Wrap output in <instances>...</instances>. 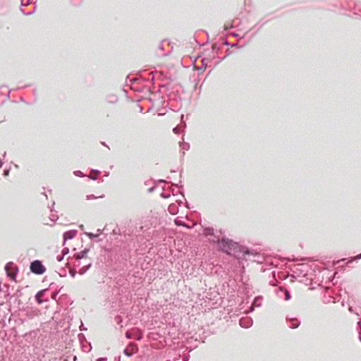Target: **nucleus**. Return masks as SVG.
Wrapping results in <instances>:
<instances>
[{"label":"nucleus","mask_w":361,"mask_h":361,"mask_svg":"<svg viewBox=\"0 0 361 361\" xmlns=\"http://www.w3.org/2000/svg\"><path fill=\"white\" fill-rule=\"evenodd\" d=\"M91 173H94L98 174V173H99V171H97V170H92Z\"/></svg>","instance_id":"29"},{"label":"nucleus","mask_w":361,"mask_h":361,"mask_svg":"<svg viewBox=\"0 0 361 361\" xmlns=\"http://www.w3.org/2000/svg\"><path fill=\"white\" fill-rule=\"evenodd\" d=\"M161 196L164 198H168L170 197V194H167V193H165V192H162L161 194Z\"/></svg>","instance_id":"26"},{"label":"nucleus","mask_w":361,"mask_h":361,"mask_svg":"<svg viewBox=\"0 0 361 361\" xmlns=\"http://www.w3.org/2000/svg\"><path fill=\"white\" fill-rule=\"evenodd\" d=\"M212 240L214 243H217L219 244V247L224 252L228 255H232L235 257H240L239 255L238 254V251L243 252V255L248 253L246 250H244V248H241L238 243L228 238H222L220 240L219 238H217L216 240L213 239Z\"/></svg>","instance_id":"1"},{"label":"nucleus","mask_w":361,"mask_h":361,"mask_svg":"<svg viewBox=\"0 0 361 361\" xmlns=\"http://www.w3.org/2000/svg\"><path fill=\"white\" fill-rule=\"evenodd\" d=\"M44 290H40V291L37 292V293L36 294L35 299H36V301L39 304H42L43 302L42 298L44 295Z\"/></svg>","instance_id":"11"},{"label":"nucleus","mask_w":361,"mask_h":361,"mask_svg":"<svg viewBox=\"0 0 361 361\" xmlns=\"http://www.w3.org/2000/svg\"><path fill=\"white\" fill-rule=\"evenodd\" d=\"M104 195H100V196H94V195H87V200H93V199H97V198H99V197H103Z\"/></svg>","instance_id":"19"},{"label":"nucleus","mask_w":361,"mask_h":361,"mask_svg":"<svg viewBox=\"0 0 361 361\" xmlns=\"http://www.w3.org/2000/svg\"><path fill=\"white\" fill-rule=\"evenodd\" d=\"M30 269L31 272L41 275L46 271V267L42 264V262L39 260H34L30 263Z\"/></svg>","instance_id":"2"},{"label":"nucleus","mask_w":361,"mask_h":361,"mask_svg":"<svg viewBox=\"0 0 361 361\" xmlns=\"http://www.w3.org/2000/svg\"><path fill=\"white\" fill-rule=\"evenodd\" d=\"M173 133H176V134L179 133V131H180V128H179V127H178V126L175 127V128L173 129Z\"/></svg>","instance_id":"25"},{"label":"nucleus","mask_w":361,"mask_h":361,"mask_svg":"<svg viewBox=\"0 0 361 361\" xmlns=\"http://www.w3.org/2000/svg\"><path fill=\"white\" fill-rule=\"evenodd\" d=\"M180 146L183 150H188L190 148V145L188 142H183Z\"/></svg>","instance_id":"18"},{"label":"nucleus","mask_w":361,"mask_h":361,"mask_svg":"<svg viewBox=\"0 0 361 361\" xmlns=\"http://www.w3.org/2000/svg\"><path fill=\"white\" fill-rule=\"evenodd\" d=\"M21 12L25 15H30L32 14L35 11V7L32 8L31 9H28L27 11L24 10L23 8H20Z\"/></svg>","instance_id":"15"},{"label":"nucleus","mask_w":361,"mask_h":361,"mask_svg":"<svg viewBox=\"0 0 361 361\" xmlns=\"http://www.w3.org/2000/svg\"><path fill=\"white\" fill-rule=\"evenodd\" d=\"M204 234L206 235H214V229L211 228H207L204 230Z\"/></svg>","instance_id":"17"},{"label":"nucleus","mask_w":361,"mask_h":361,"mask_svg":"<svg viewBox=\"0 0 361 361\" xmlns=\"http://www.w3.org/2000/svg\"><path fill=\"white\" fill-rule=\"evenodd\" d=\"M85 234L91 239L94 238H96L97 237L98 235H95L92 233H85Z\"/></svg>","instance_id":"21"},{"label":"nucleus","mask_w":361,"mask_h":361,"mask_svg":"<svg viewBox=\"0 0 361 361\" xmlns=\"http://www.w3.org/2000/svg\"><path fill=\"white\" fill-rule=\"evenodd\" d=\"M168 211L170 214L173 215L176 214L178 212V205L175 203L169 204L168 207Z\"/></svg>","instance_id":"9"},{"label":"nucleus","mask_w":361,"mask_h":361,"mask_svg":"<svg viewBox=\"0 0 361 361\" xmlns=\"http://www.w3.org/2000/svg\"><path fill=\"white\" fill-rule=\"evenodd\" d=\"M137 348L136 345L132 343H130V344L128 346V348H126L124 350L123 353H124V354H125L126 355H127V356L130 357V356H131L133 354L137 352Z\"/></svg>","instance_id":"5"},{"label":"nucleus","mask_w":361,"mask_h":361,"mask_svg":"<svg viewBox=\"0 0 361 361\" xmlns=\"http://www.w3.org/2000/svg\"><path fill=\"white\" fill-rule=\"evenodd\" d=\"M154 187L150 188L149 189V192H152L154 190Z\"/></svg>","instance_id":"33"},{"label":"nucleus","mask_w":361,"mask_h":361,"mask_svg":"<svg viewBox=\"0 0 361 361\" xmlns=\"http://www.w3.org/2000/svg\"><path fill=\"white\" fill-rule=\"evenodd\" d=\"M287 320L289 322V327L292 328V329L297 328L300 324V322L296 318H291V319L287 318Z\"/></svg>","instance_id":"8"},{"label":"nucleus","mask_w":361,"mask_h":361,"mask_svg":"<svg viewBox=\"0 0 361 361\" xmlns=\"http://www.w3.org/2000/svg\"><path fill=\"white\" fill-rule=\"evenodd\" d=\"M90 348H91L90 344H89L88 346H85V345L82 346L83 351L88 352L90 350Z\"/></svg>","instance_id":"23"},{"label":"nucleus","mask_w":361,"mask_h":361,"mask_svg":"<svg viewBox=\"0 0 361 361\" xmlns=\"http://www.w3.org/2000/svg\"><path fill=\"white\" fill-rule=\"evenodd\" d=\"M175 224H176V225H178V226H185V225L183 224V222L180 219H176L175 220Z\"/></svg>","instance_id":"20"},{"label":"nucleus","mask_w":361,"mask_h":361,"mask_svg":"<svg viewBox=\"0 0 361 361\" xmlns=\"http://www.w3.org/2000/svg\"><path fill=\"white\" fill-rule=\"evenodd\" d=\"M358 258L360 259L361 258V254L358 256Z\"/></svg>","instance_id":"39"},{"label":"nucleus","mask_w":361,"mask_h":361,"mask_svg":"<svg viewBox=\"0 0 361 361\" xmlns=\"http://www.w3.org/2000/svg\"><path fill=\"white\" fill-rule=\"evenodd\" d=\"M88 251H89L88 249H85V250H82L81 252L75 254L74 255L75 259L78 261H80L82 259L86 258ZM79 265H80V262H78V264H75V266H79Z\"/></svg>","instance_id":"6"},{"label":"nucleus","mask_w":361,"mask_h":361,"mask_svg":"<svg viewBox=\"0 0 361 361\" xmlns=\"http://www.w3.org/2000/svg\"><path fill=\"white\" fill-rule=\"evenodd\" d=\"M75 174L77 175V176H80V174H82V173H81V171H78L75 172Z\"/></svg>","instance_id":"30"},{"label":"nucleus","mask_w":361,"mask_h":361,"mask_svg":"<svg viewBox=\"0 0 361 361\" xmlns=\"http://www.w3.org/2000/svg\"><path fill=\"white\" fill-rule=\"evenodd\" d=\"M281 290L284 293V299L286 300H288L290 299V293L287 289L281 288Z\"/></svg>","instance_id":"14"},{"label":"nucleus","mask_w":361,"mask_h":361,"mask_svg":"<svg viewBox=\"0 0 361 361\" xmlns=\"http://www.w3.org/2000/svg\"><path fill=\"white\" fill-rule=\"evenodd\" d=\"M1 93L5 94L6 97H9V94H10L11 91L8 90L6 87L2 86L1 87Z\"/></svg>","instance_id":"16"},{"label":"nucleus","mask_w":361,"mask_h":361,"mask_svg":"<svg viewBox=\"0 0 361 361\" xmlns=\"http://www.w3.org/2000/svg\"><path fill=\"white\" fill-rule=\"evenodd\" d=\"M70 275L74 278L75 276V274H76V271L75 269H71L70 271Z\"/></svg>","instance_id":"24"},{"label":"nucleus","mask_w":361,"mask_h":361,"mask_svg":"<svg viewBox=\"0 0 361 361\" xmlns=\"http://www.w3.org/2000/svg\"><path fill=\"white\" fill-rule=\"evenodd\" d=\"M239 323L241 327L249 328L252 325V319L249 317H242Z\"/></svg>","instance_id":"4"},{"label":"nucleus","mask_w":361,"mask_h":361,"mask_svg":"<svg viewBox=\"0 0 361 361\" xmlns=\"http://www.w3.org/2000/svg\"><path fill=\"white\" fill-rule=\"evenodd\" d=\"M90 178H91V179H92V180H96V179H97V177H96V176H90Z\"/></svg>","instance_id":"34"},{"label":"nucleus","mask_w":361,"mask_h":361,"mask_svg":"<svg viewBox=\"0 0 361 361\" xmlns=\"http://www.w3.org/2000/svg\"><path fill=\"white\" fill-rule=\"evenodd\" d=\"M252 310H253V307L252 306V307H250V311H252Z\"/></svg>","instance_id":"36"},{"label":"nucleus","mask_w":361,"mask_h":361,"mask_svg":"<svg viewBox=\"0 0 361 361\" xmlns=\"http://www.w3.org/2000/svg\"><path fill=\"white\" fill-rule=\"evenodd\" d=\"M91 266H92L91 262H89L88 264H87L86 265H85L82 268H80L78 271V273L80 275L84 274L90 268Z\"/></svg>","instance_id":"12"},{"label":"nucleus","mask_w":361,"mask_h":361,"mask_svg":"<svg viewBox=\"0 0 361 361\" xmlns=\"http://www.w3.org/2000/svg\"><path fill=\"white\" fill-rule=\"evenodd\" d=\"M26 4H25L23 1H22V6H25Z\"/></svg>","instance_id":"38"},{"label":"nucleus","mask_w":361,"mask_h":361,"mask_svg":"<svg viewBox=\"0 0 361 361\" xmlns=\"http://www.w3.org/2000/svg\"><path fill=\"white\" fill-rule=\"evenodd\" d=\"M39 311L38 310H33V309H31V310H28L26 312V315L27 317L29 318H32L35 316H37L39 314Z\"/></svg>","instance_id":"10"},{"label":"nucleus","mask_w":361,"mask_h":361,"mask_svg":"<svg viewBox=\"0 0 361 361\" xmlns=\"http://www.w3.org/2000/svg\"><path fill=\"white\" fill-rule=\"evenodd\" d=\"M189 360V355H184L183 356V361H188Z\"/></svg>","instance_id":"28"},{"label":"nucleus","mask_w":361,"mask_h":361,"mask_svg":"<svg viewBox=\"0 0 361 361\" xmlns=\"http://www.w3.org/2000/svg\"><path fill=\"white\" fill-rule=\"evenodd\" d=\"M126 337H127V338H131V336H130V333H129V332H126Z\"/></svg>","instance_id":"32"},{"label":"nucleus","mask_w":361,"mask_h":361,"mask_svg":"<svg viewBox=\"0 0 361 361\" xmlns=\"http://www.w3.org/2000/svg\"><path fill=\"white\" fill-rule=\"evenodd\" d=\"M80 331L86 330V329L83 326L82 324H81V326H80Z\"/></svg>","instance_id":"31"},{"label":"nucleus","mask_w":361,"mask_h":361,"mask_svg":"<svg viewBox=\"0 0 361 361\" xmlns=\"http://www.w3.org/2000/svg\"><path fill=\"white\" fill-rule=\"evenodd\" d=\"M5 269L8 276L11 279L15 280L18 272L17 267L13 262H8L6 264Z\"/></svg>","instance_id":"3"},{"label":"nucleus","mask_w":361,"mask_h":361,"mask_svg":"<svg viewBox=\"0 0 361 361\" xmlns=\"http://www.w3.org/2000/svg\"><path fill=\"white\" fill-rule=\"evenodd\" d=\"M69 252V249L68 247H64L63 250H62V255L63 256H65L66 255H67Z\"/></svg>","instance_id":"22"},{"label":"nucleus","mask_w":361,"mask_h":361,"mask_svg":"<svg viewBox=\"0 0 361 361\" xmlns=\"http://www.w3.org/2000/svg\"><path fill=\"white\" fill-rule=\"evenodd\" d=\"M63 257H64V256H63V255H58V256H57V258H56V259H57V261H58V262H61V261H62V260H63Z\"/></svg>","instance_id":"27"},{"label":"nucleus","mask_w":361,"mask_h":361,"mask_svg":"<svg viewBox=\"0 0 361 361\" xmlns=\"http://www.w3.org/2000/svg\"><path fill=\"white\" fill-rule=\"evenodd\" d=\"M8 174V170L4 171V175L7 176Z\"/></svg>","instance_id":"35"},{"label":"nucleus","mask_w":361,"mask_h":361,"mask_svg":"<svg viewBox=\"0 0 361 361\" xmlns=\"http://www.w3.org/2000/svg\"><path fill=\"white\" fill-rule=\"evenodd\" d=\"M118 361H120V358H118Z\"/></svg>","instance_id":"40"},{"label":"nucleus","mask_w":361,"mask_h":361,"mask_svg":"<svg viewBox=\"0 0 361 361\" xmlns=\"http://www.w3.org/2000/svg\"><path fill=\"white\" fill-rule=\"evenodd\" d=\"M104 360V359H103V358H100V359H99V360H101V361H103Z\"/></svg>","instance_id":"37"},{"label":"nucleus","mask_w":361,"mask_h":361,"mask_svg":"<svg viewBox=\"0 0 361 361\" xmlns=\"http://www.w3.org/2000/svg\"><path fill=\"white\" fill-rule=\"evenodd\" d=\"M262 300V297H257V298H255L254 301H253L252 306H255V307L261 306Z\"/></svg>","instance_id":"13"},{"label":"nucleus","mask_w":361,"mask_h":361,"mask_svg":"<svg viewBox=\"0 0 361 361\" xmlns=\"http://www.w3.org/2000/svg\"><path fill=\"white\" fill-rule=\"evenodd\" d=\"M76 231L71 230L64 233L63 234V242L65 243L67 240L73 238L76 235Z\"/></svg>","instance_id":"7"}]
</instances>
